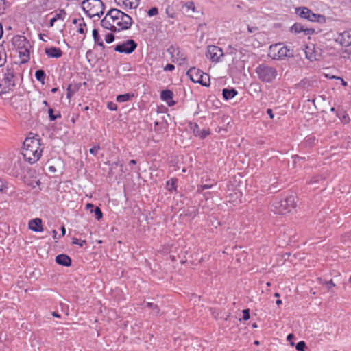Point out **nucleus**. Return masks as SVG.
<instances>
[{
  "label": "nucleus",
  "mask_w": 351,
  "mask_h": 351,
  "mask_svg": "<svg viewBox=\"0 0 351 351\" xmlns=\"http://www.w3.org/2000/svg\"><path fill=\"white\" fill-rule=\"evenodd\" d=\"M222 95L224 99L229 100L237 95V91L234 88H223Z\"/></svg>",
  "instance_id": "obj_22"
},
{
  "label": "nucleus",
  "mask_w": 351,
  "mask_h": 351,
  "mask_svg": "<svg viewBox=\"0 0 351 351\" xmlns=\"http://www.w3.org/2000/svg\"><path fill=\"white\" fill-rule=\"evenodd\" d=\"M228 49L231 50L230 53L233 54L234 53V51H236L235 48L232 47V46H229Z\"/></svg>",
  "instance_id": "obj_56"
},
{
  "label": "nucleus",
  "mask_w": 351,
  "mask_h": 351,
  "mask_svg": "<svg viewBox=\"0 0 351 351\" xmlns=\"http://www.w3.org/2000/svg\"><path fill=\"white\" fill-rule=\"evenodd\" d=\"M7 55L6 53L3 48L2 45H0V68L5 64L6 62Z\"/></svg>",
  "instance_id": "obj_30"
},
{
  "label": "nucleus",
  "mask_w": 351,
  "mask_h": 351,
  "mask_svg": "<svg viewBox=\"0 0 351 351\" xmlns=\"http://www.w3.org/2000/svg\"><path fill=\"white\" fill-rule=\"evenodd\" d=\"M158 124H159V123H158V122H155V124H154V125H154V130H156V126H158Z\"/></svg>",
  "instance_id": "obj_64"
},
{
  "label": "nucleus",
  "mask_w": 351,
  "mask_h": 351,
  "mask_svg": "<svg viewBox=\"0 0 351 351\" xmlns=\"http://www.w3.org/2000/svg\"><path fill=\"white\" fill-rule=\"evenodd\" d=\"M203 71L195 67L191 68L186 73V75L189 76L190 80L195 82L197 83L202 76Z\"/></svg>",
  "instance_id": "obj_14"
},
{
  "label": "nucleus",
  "mask_w": 351,
  "mask_h": 351,
  "mask_svg": "<svg viewBox=\"0 0 351 351\" xmlns=\"http://www.w3.org/2000/svg\"><path fill=\"white\" fill-rule=\"evenodd\" d=\"M77 32L82 34H84L86 32V24L83 21V19H82V22L79 23Z\"/></svg>",
  "instance_id": "obj_37"
},
{
  "label": "nucleus",
  "mask_w": 351,
  "mask_h": 351,
  "mask_svg": "<svg viewBox=\"0 0 351 351\" xmlns=\"http://www.w3.org/2000/svg\"><path fill=\"white\" fill-rule=\"evenodd\" d=\"M48 113L51 121H55L58 117H61L60 113H58L57 115H54L53 110L52 108H49Z\"/></svg>",
  "instance_id": "obj_35"
},
{
  "label": "nucleus",
  "mask_w": 351,
  "mask_h": 351,
  "mask_svg": "<svg viewBox=\"0 0 351 351\" xmlns=\"http://www.w3.org/2000/svg\"><path fill=\"white\" fill-rule=\"evenodd\" d=\"M29 228L34 232H42L43 230L42 226V220L39 218L30 220L29 222Z\"/></svg>",
  "instance_id": "obj_17"
},
{
  "label": "nucleus",
  "mask_w": 351,
  "mask_h": 351,
  "mask_svg": "<svg viewBox=\"0 0 351 351\" xmlns=\"http://www.w3.org/2000/svg\"><path fill=\"white\" fill-rule=\"evenodd\" d=\"M77 88L75 86H73L72 85H69L67 87V97H71L74 93H75Z\"/></svg>",
  "instance_id": "obj_32"
},
{
  "label": "nucleus",
  "mask_w": 351,
  "mask_h": 351,
  "mask_svg": "<svg viewBox=\"0 0 351 351\" xmlns=\"http://www.w3.org/2000/svg\"><path fill=\"white\" fill-rule=\"evenodd\" d=\"M99 150H100L99 145H95L93 147L90 149L89 152L91 154L96 156Z\"/></svg>",
  "instance_id": "obj_39"
},
{
  "label": "nucleus",
  "mask_w": 351,
  "mask_h": 351,
  "mask_svg": "<svg viewBox=\"0 0 351 351\" xmlns=\"http://www.w3.org/2000/svg\"><path fill=\"white\" fill-rule=\"evenodd\" d=\"M247 31L250 32V33H254L258 31V28L256 27H250V26H247Z\"/></svg>",
  "instance_id": "obj_47"
},
{
  "label": "nucleus",
  "mask_w": 351,
  "mask_h": 351,
  "mask_svg": "<svg viewBox=\"0 0 351 351\" xmlns=\"http://www.w3.org/2000/svg\"><path fill=\"white\" fill-rule=\"evenodd\" d=\"M308 16V21L311 22H317L319 23H324L326 22V17L324 15L313 13L311 10Z\"/></svg>",
  "instance_id": "obj_20"
},
{
  "label": "nucleus",
  "mask_w": 351,
  "mask_h": 351,
  "mask_svg": "<svg viewBox=\"0 0 351 351\" xmlns=\"http://www.w3.org/2000/svg\"><path fill=\"white\" fill-rule=\"evenodd\" d=\"M82 8L90 18L100 17L104 14V5L101 0H84Z\"/></svg>",
  "instance_id": "obj_4"
},
{
  "label": "nucleus",
  "mask_w": 351,
  "mask_h": 351,
  "mask_svg": "<svg viewBox=\"0 0 351 351\" xmlns=\"http://www.w3.org/2000/svg\"><path fill=\"white\" fill-rule=\"evenodd\" d=\"M224 56L223 50L218 46L209 45L207 47L206 56L208 59L215 63L220 62L221 58Z\"/></svg>",
  "instance_id": "obj_8"
},
{
  "label": "nucleus",
  "mask_w": 351,
  "mask_h": 351,
  "mask_svg": "<svg viewBox=\"0 0 351 351\" xmlns=\"http://www.w3.org/2000/svg\"><path fill=\"white\" fill-rule=\"evenodd\" d=\"M201 187H202V190H205V189H208L211 188V187H212V185L204 184V185H202Z\"/></svg>",
  "instance_id": "obj_51"
},
{
  "label": "nucleus",
  "mask_w": 351,
  "mask_h": 351,
  "mask_svg": "<svg viewBox=\"0 0 351 351\" xmlns=\"http://www.w3.org/2000/svg\"><path fill=\"white\" fill-rule=\"evenodd\" d=\"M160 97L163 101H167L169 106H171L175 103L174 101H172V104L169 103V100L171 99L173 97V92L169 90H162L161 92Z\"/></svg>",
  "instance_id": "obj_24"
},
{
  "label": "nucleus",
  "mask_w": 351,
  "mask_h": 351,
  "mask_svg": "<svg viewBox=\"0 0 351 351\" xmlns=\"http://www.w3.org/2000/svg\"><path fill=\"white\" fill-rule=\"evenodd\" d=\"M107 107L110 110H117V104L112 101H109L107 104Z\"/></svg>",
  "instance_id": "obj_42"
},
{
  "label": "nucleus",
  "mask_w": 351,
  "mask_h": 351,
  "mask_svg": "<svg viewBox=\"0 0 351 351\" xmlns=\"http://www.w3.org/2000/svg\"><path fill=\"white\" fill-rule=\"evenodd\" d=\"M158 8H152L151 9L149 10L148 11V15L149 16H155L158 14Z\"/></svg>",
  "instance_id": "obj_41"
},
{
  "label": "nucleus",
  "mask_w": 351,
  "mask_h": 351,
  "mask_svg": "<svg viewBox=\"0 0 351 351\" xmlns=\"http://www.w3.org/2000/svg\"><path fill=\"white\" fill-rule=\"evenodd\" d=\"M326 285H327L328 289H330L332 287L335 286V284L332 280L326 282Z\"/></svg>",
  "instance_id": "obj_48"
},
{
  "label": "nucleus",
  "mask_w": 351,
  "mask_h": 351,
  "mask_svg": "<svg viewBox=\"0 0 351 351\" xmlns=\"http://www.w3.org/2000/svg\"><path fill=\"white\" fill-rule=\"evenodd\" d=\"M45 76L46 75L43 70L39 69L37 70L35 73L36 79L40 82L42 84L45 83Z\"/></svg>",
  "instance_id": "obj_27"
},
{
  "label": "nucleus",
  "mask_w": 351,
  "mask_h": 351,
  "mask_svg": "<svg viewBox=\"0 0 351 351\" xmlns=\"http://www.w3.org/2000/svg\"><path fill=\"white\" fill-rule=\"evenodd\" d=\"M66 16V12L64 9L60 10L58 12L54 15V18L56 21L58 20H64Z\"/></svg>",
  "instance_id": "obj_31"
},
{
  "label": "nucleus",
  "mask_w": 351,
  "mask_h": 351,
  "mask_svg": "<svg viewBox=\"0 0 351 351\" xmlns=\"http://www.w3.org/2000/svg\"><path fill=\"white\" fill-rule=\"evenodd\" d=\"M341 43L344 46L351 45V30L341 34Z\"/></svg>",
  "instance_id": "obj_23"
},
{
  "label": "nucleus",
  "mask_w": 351,
  "mask_h": 351,
  "mask_svg": "<svg viewBox=\"0 0 351 351\" xmlns=\"http://www.w3.org/2000/svg\"><path fill=\"white\" fill-rule=\"evenodd\" d=\"M267 114L270 117V118H273L274 117V114H273V112H272V110L271 109H267Z\"/></svg>",
  "instance_id": "obj_50"
},
{
  "label": "nucleus",
  "mask_w": 351,
  "mask_h": 351,
  "mask_svg": "<svg viewBox=\"0 0 351 351\" xmlns=\"http://www.w3.org/2000/svg\"><path fill=\"white\" fill-rule=\"evenodd\" d=\"M174 69H175V66L173 64H167L165 66L164 71H172L173 70H174Z\"/></svg>",
  "instance_id": "obj_44"
},
{
  "label": "nucleus",
  "mask_w": 351,
  "mask_h": 351,
  "mask_svg": "<svg viewBox=\"0 0 351 351\" xmlns=\"http://www.w3.org/2000/svg\"><path fill=\"white\" fill-rule=\"evenodd\" d=\"M52 315L53 317H60V315L58 313H56V312H53L52 313Z\"/></svg>",
  "instance_id": "obj_58"
},
{
  "label": "nucleus",
  "mask_w": 351,
  "mask_h": 351,
  "mask_svg": "<svg viewBox=\"0 0 351 351\" xmlns=\"http://www.w3.org/2000/svg\"><path fill=\"white\" fill-rule=\"evenodd\" d=\"M137 47V43L134 40H128L117 45L114 49L115 51L126 54L132 53Z\"/></svg>",
  "instance_id": "obj_9"
},
{
  "label": "nucleus",
  "mask_w": 351,
  "mask_h": 351,
  "mask_svg": "<svg viewBox=\"0 0 351 351\" xmlns=\"http://www.w3.org/2000/svg\"><path fill=\"white\" fill-rule=\"evenodd\" d=\"M43 104L44 106H47L48 105V103H47V101H45H45H43Z\"/></svg>",
  "instance_id": "obj_63"
},
{
  "label": "nucleus",
  "mask_w": 351,
  "mask_h": 351,
  "mask_svg": "<svg viewBox=\"0 0 351 351\" xmlns=\"http://www.w3.org/2000/svg\"><path fill=\"white\" fill-rule=\"evenodd\" d=\"M295 348L298 351H304L306 348V343L304 341H300L295 346Z\"/></svg>",
  "instance_id": "obj_36"
},
{
  "label": "nucleus",
  "mask_w": 351,
  "mask_h": 351,
  "mask_svg": "<svg viewBox=\"0 0 351 351\" xmlns=\"http://www.w3.org/2000/svg\"><path fill=\"white\" fill-rule=\"evenodd\" d=\"M293 339H294V336H293V335H292V334H289V335H288V336H287V341L290 343V344H291V346H293V345H294L293 342L292 341V340H293Z\"/></svg>",
  "instance_id": "obj_46"
},
{
  "label": "nucleus",
  "mask_w": 351,
  "mask_h": 351,
  "mask_svg": "<svg viewBox=\"0 0 351 351\" xmlns=\"http://www.w3.org/2000/svg\"><path fill=\"white\" fill-rule=\"evenodd\" d=\"M78 21H82V19H74L73 20V23H74V24H77V22H78Z\"/></svg>",
  "instance_id": "obj_60"
},
{
  "label": "nucleus",
  "mask_w": 351,
  "mask_h": 351,
  "mask_svg": "<svg viewBox=\"0 0 351 351\" xmlns=\"http://www.w3.org/2000/svg\"><path fill=\"white\" fill-rule=\"evenodd\" d=\"M61 230H62V235H64L65 232H66V229L64 226L62 227Z\"/></svg>",
  "instance_id": "obj_59"
},
{
  "label": "nucleus",
  "mask_w": 351,
  "mask_h": 351,
  "mask_svg": "<svg viewBox=\"0 0 351 351\" xmlns=\"http://www.w3.org/2000/svg\"><path fill=\"white\" fill-rule=\"evenodd\" d=\"M45 52L49 58H59L62 56V50L56 47H47Z\"/></svg>",
  "instance_id": "obj_15"
},
{
  "label": "nucleus",
  "mask_w": 351,
  "mask_h": 351,
  "mask_svg": "<svg viewBox=\"0 0 351 351\" xmlns=\"http://www.w3.org/2000/svg\"><path fill=\"white\" fill-rule=\"evenodd\" d=\"M5 0H0V14H2L3 12V10H5Z\"/></svg>",
  "instance_id": "obj_45"
},
{
  "label": "nucleus",
  "mask_w": 351,
  "mask_h": 351,
  "mask_svg": "<svg viewBox=\"0 0 351 351\" xmlns=\"http://www.w3.org/2000/svg\"><path fill=\"white\" fill-rule=\"evenodd\" d=\"M18 78L12 66L3 67L0 71V93H5L13 89Z\"/></svg>",
  "instance_id": "obj_3"
},
{
  "label": "nucleus",
  "mask_w": 351,
  "mask_h": 351,
  "mask_svg": "<svg viewBox=\"0 0 351 351\" xmlns=\"http://www.w3.org/2000/svg\"><path fill=\"white\" fill-rule=\"evenodd\" d=\"M167 51L171 55L172 62L178 64L184 63L186 56L185 53L178 47L171 46Z\"/></svg>",
  "instance_id": "obj_10"
},
{
  "label": "nucleus",
  "mask_w": 351,
  "mask_h": 351,
  "mask_svg": "<svg viewBox=\"0 0 351 351\" xmlns=\"http://www.w3.org/2000/svg\"><path fill=\"white\" fill-rule=\"evenodd\" d=\"M295 197L290 195L285 199L276 201L273 204L274 212L281 215L289 213L295 206Z\"/></svg>",
  "instance_id": "obj_5"
},
{
  "label": "nucleus",
  "mask_w": 351,
  "mask_h": 351,
  "mask_svg": "<svg viewBox=\"0 0 351 351\" xmlns=\"http://www.w3.org/2000/svg\"><path fill=\"white\" fill-rule=\"evenodd\" d=\"M176 182H177V180H174V179H171V180L167 181V185L168 189L169 191L176 189Z\"/></svg>",
  "instance_id": "obj_34"
},
{
  "label": "nucleus",
  "mask_w": 351,
  "mask_h": 351,
  "mask_svg": "<svg viewBox=\"0 0 351 351\" xmlns=\"http://www.w3.org/2000/svg\"><path fill=\"white\" fill-rule=\"evenodd\" d=\"M132 23L128 14L116 8L110 10L101 21L103 27L114 32L128 29Z\"/></svg>",
  "instance_id": "obj_1"
},
{
  "label": "nucleus",
  "mask_w": 351,
  "mask_h": 351,
  "mask_svg": "<svg viewBox=\"0 0 351 351\" xmlns=\"http://www.w3.org/2000/svg\"><path fill=\"white\" fill-rule=\"evenodd\" d=\"M56 261L58 264L65 267L70 266L72 263L71 258L64 254L58 255L56 257Z\"/></svg>",
  "instance_id": "obj_18"
},
{
  "label": "nucleus",
  "mask_w": 351,
  "mask_h": 351,
  "mask_svg": "<svg viewBox=\"0 0 351 351\" xmlns=\"http://www.w3.org/2000/svg\"><path fill=\"white\" fill-rule=\"evenodd\" d=\"M93 36L95 42L96 43H97L98 45H99L100 47H101L104 49V43L99 34L98 31L96 29H93Z\"/></svg>",
  "instance_id": "obj_26"
},
{
  "label": "nucleus",
  "mask_w": 351,
  "mask_h": 351,
  "mask_svg": "<svg viewBox=\"0 0 351 351\" xmlns=\"http://www.w3.org/2000/svg\"><path fill=\"white\" fill-rule=\"evenodd\" d=\"M243 319L244 320H248L250 317V309H244L243 310Z\"/></svg>",
  "instance_id": "obj_40"
},
{
  "label": "nucleus",
  "mask_w": 351,
  "mask_h": 351,
  "mask_svg": "<svg viewBox=\"0 0 351 351\" xmlns=\"http://www.w3.org/2000/svg\"><path fill=\"white\" fill-rule=\"evenodd\" d=\"M256 73L258 79L263 82H271L274 80L277 76L276 69L269 65L262 64L256 69Z\"/></svg>",
  "instance_id": "obj_6"
},
{
  "label": "nucleus",
  "mask_w": 351,
  "mask_h": 351,
  "mask_svg": "<svg viewBox=\"0 0 351 351\" xmlns=\"http://www.w3.org/2000/svg\"><path fill=\"white\" fill-rule=\"evenodd\" d=\"M191 129L193 130V132L195 134V136H199L202 139L210 134L209 130H201L197 123L191 125Z\"/></svg>",
  "instance_id": "obj_16"
},
{
  "label": "nucleus",
  "mask_w": 351,
  "mask_h": 351,
  "mask_svg": "<svg viewBox=\"0 0 351 351\" xmlns=\"http://www.w3.org/2000/svg\"><path fill=\"white\" fill-rule=\"evenodd\" d=\"M295 14L300 18L308 20V15L311 14V10L307 7H299L295 8Z\"/></svg>",
  "instance_id": "obj_19"
},
{
  "label": "nucleus",
  "mask_w": 351,
  "mask_h": 351,
  "mask_svg": "<svg viewBox=\"0 0 351 351\" xmlns=\"http://www.w3.org/2000/svg\"><path fill=\"white\" fill-rule=\"evenodd\" d=\"M197 83L204 86H208L210 85V77L208 74L203 72Z\"/></svg>",
  "instance_id": "obj_25"
},
{
  "label": "nucleus",
  "mask_w": 351,
  "mask_h": 351,
  "mask_svg": "<svg viewBox=\"0 0 351 351\" xmlns=\"http://www.w3.org/2000/svg\"><path fill=\"white\" fill-rule=\"evenodd\" d=\"M87 208H90L91 212H93L94 206L91 204H87L86 205Z\"/></svg>",
  "instance_id": "obj_52"
},
{
  "label": "nucleus",
  "mask_w": 351,
  "mask_h": 351,
  "mask_svg": "<svg viewBox=\"0 0 351 351\" xmlns=\"http://www.w3.org/2000/svg\"><path fill=\"white\" fill-rule=\"evenodd\" d=\"M130 164L136 165V161L135 160H131L130 161Z\"/></svg>",
  "instance_id": "obj_61"
},
{
  "label": "nucleus",
  "mask_w": 351,
  "mask_h": 351,
  "mask_svg": "<svg viewBox=\"0 0 351 351\" xmlns=\"http://www.w3.org/2000/svg\"><path fill=\"white\" fill-rule=\"evenodd\" d=\"M56 21V19L54 17H53L51 20H50V26L51 27H53V25H54V23Z\"/></svg>",
  "instance_id": "obj_53"
},
{
  "label": "nucleus",
  "mask_w": 351,
  "mask_h": 351,
  "mask_svg": "<svg viewBox=\"0 0 351 351\" xmlns=\"http://www.w3.org/2000/svg\"><path fill=\"white\" fill-rule=\"evenodd\" d=\"M4 187V182L0 179V191L3 190Z\"/></svg>",
  "instance_id": "obj_54"
},
{
  "label": "nucleus",
  "mask_w": 351,
  "mask_h": 351,
  "mask_svg": "<svg viewBox=\"0 0 351 351\" xmlns=\"http://www.w3.org/2000/svg\"><path fill=\"white\" fill-rule=\"evenodd\" d=\"M139 0H125L124 5L130 9L136 8L138 5Z\"/></svg>",
  "instance_id": "obj_28"
},
{
  "label": "nucleus",
  "mask_w": 351,
  "mask_h": 351,
  "mask_svg": "<svg viewBox=\"0 0 351 351\" xmlns=\"http://www.w3.org/2000/svg\"><path fill=\"white\" fill-rule=\"evenodd\" d=\"M43 148L38 136L27 137L23 142V152L25 160L30 164L37 162L41 157Z\"/></svg>",
  "instance_id": "obj_2"
},
{
  "label": "nucleus",
  "mask_w": 351,
  "mask_h": 351,
  "mask_svg": "<svg viewBox=\"0 0 351 351\" xmlns=\"http://www.w3.org/2000/svg\"><path fill=\"white\" fill-rule=\"evenodd\" d=\"M276 303L277 305H280V304H282V300H278Z\"/></svg>",
  "instance_id": "obj_62"
},
{
  "label": "nucleus",
  "mask_w": 351,
  "mask_h": 351,
  "mask_svg": "<svg viewBox=\"0 0 351 351\" xmlns=\"http://www.w3.org/2000/svg\"><path fill=\"white\" fill-rule=\"evenodd\" d=\"M12 43L17 50H21L26 47H31L29 42L23 36H16L12 39Z\"/></svg>",
  "instance_id": "obj_11"
},
{
  "label": "nucleus",
  "mask_w": 351,
  "mask_h": 351,
  "mask_svg": "<svg viewBox=\"0 0 351 351\" xmlns=\"http://www.w3.org/2000/svg\"><path fill=\"white\" fill-rule=\"evenodd\" d=\"M114 40V36L112 33H108L105 36V40L107 43H111Z\"/></svg>",
  "instance_id": "obj_38"
},
{
  "label": "nucleus",
  "mask_w": 351,
  "mask_h": 351,
  "mask_svg": "<svg viewBox=\"0 0 351 351\" xmlns=\"http://www.w3.org/2000/svg\"><path fill=\"white\" fill-rule=\"evenodd\" d=\"M93 213H95V217L98 221L102 218L103 214L101 209L99 207L95 208L93 209Z\"/></svg>",
  "instance_id": "obj_33"
},
{
  "label": "nucleus",
  "mask_w": 351,
  "mask_h": 351,
  "mask_svg": "<svg viewBox=\"0 0 351 351\" xmlns=\"http://www.w3.org/2000/svg\"><path fill=\"white\" fill-rule=\"evenodd\" d=\"M133 96H134L133 94H129V93L119 95L117 97V101L118 102H125V101L130 100Z\"/></svg>",
  "instance_id": "obj_29"
},
{
  "label": "nucleus",
  "mask_w": 351,
  "mask_h": 351,
  "mask_svg": "<svg viewBox=\"0 0 351 351\" xmlns=\"http://www.w3.org/2000/svg\"><path fill=\"white\" fill-rule=\"evenodd\" d=\"M85 243H86V241L82 240V241H79V240L76 238H73L72 240L73 244L79 245L81 247H82Z\"/></svg>",
  "instance_id": "obj_43"
},
{
  "label": "nucleus",
  "mask_w": 351,
  "mask_h": 351,
  "mask_svg": "<svg viewBox=\"0 0 351 351\" xmlns=\"http://www.w3.org/2000/svg\"><path fill=\"white\" fill-rule=\"evenodd\" d=\"M306 58L311 61L317 60L319 59L321 55L317 53L316 51L315 46L313 45L312 46H306L305 49Z\"/></svg>",
  "instance_id": "obj_13"
},
{
  "label": "nucleus",
  "mask_w": 351,
  "mask_h": 351,
  "mask_svg": "<svg viewBox=\"0 0 351 351\" xmlns=\"http://www.w3.org/2000/svg\"><path fill=\"white\" fill-rule=\"evenodd\" d=\"M269 51L274 53V59H284L285 58L293 57V50L288 48L287 46H282L281 43L271 45L269 47Z\"/></svg>",
  "instance_id": "obj_7"
},
{
  "label": "nucleus",
  "mask_w": 351,
  "mask_h": 351,
  "mask_svg": "<svg viewBox=\"0 0 351 351\" xmlns=\"http://www.w3.org/2000/svg\"><path fill=\"white\" fill-rule=\"evenodd\" d=\"M186 7L189 8V9H191L193 11L195 10V5H194V3L193 2H188L186 3Z\"/></svg>",
  "instance_id": "obj_49"
},
{
  "label": "nucleus",
  "mask_w": 351,
  "mask_h": 351,
  "mask_svg": "<svg viewBox=\"0 0 351 351\" xmlns=\"http://www.w3.org/2000/svg\"><path fill=\"white\" fill-rule=\"evenodd\" d=\"M31 47H26L25 49H21V50H18L19 56L21 59V62L22 63L27 62L29 60V49Z\"/></svg>",
  "instance_id": "obj_21"
},
{
  "label": "nucleus",
  "mask_w": 351,
  "mask_h": 351,
  "mask_svg": "<svg viewBox=\"0 0 351 351\" xmlns=\"http://www.w3.org/2000/svg\"><path fill=\"white\" fill-rule=\"evenodd\" d=\"M291 32L295 34H299L304 32L305 35H311L315 32V30L312 28H306L301 23H296L291 27Z\"/></svg>",
  "instance_id": "obj_12"
},
{
  "label": "nucleus",
  "mask_w": 351,
  "mask_h": 351,
  "mask_svg": "<svg viewBox=\"0 0 351 351\" xmlns=\"http://www.w3.org/2000/svg\"><path fill=\"white\" fill-rule=\"evenodd\" d=\"M146 305L149 308H152L154 306V304L153 303H151V302H147Z\"/></svg>",
  "instance_id": "obj_57"
},
{
  "label": "nucleus",
  "mask_w": 351,
  "mask_h": 351,
  "mask_svg": "<svg viewBox=\"0 0 351 351\" xmlns=\"http://www.w3.org/2000/svg\"><path fill=\"white\" fill-rule=\"evenodd\" d=\"M114 1L119 5H120L121 3L123 5L125 1V0H114Z\"/></svg>",
  "instance_id": "obj_55"
}]
</instances>
